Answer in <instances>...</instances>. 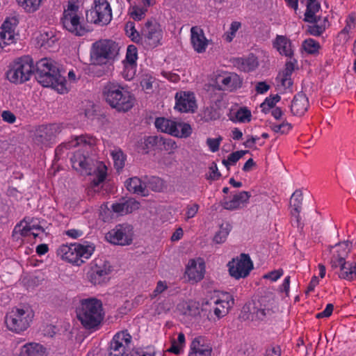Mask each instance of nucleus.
Here are the masks:
<instances>
[{
  "label": "nucleus",
  "instance_id": "nucleus-11",
  "mask_svg": "<svg viewBox=\"0 0 356 356\" xmlns=\"http://www.w3.org/2000/svg\"><path fill=\"white\" fill-rule=\"evenodd\" d=\"M155 126L162 132L179 138H187L192 133V128L189 124L178 122L164 118H157Z\"/></svg>",
  "mask_w": 356,
  "mask_h": 356
},
{
  "label": "nucleus",
  "instance_id": "nucleus-20",
  "mask_svg": "<svg viewBox=\"0 0 356 356\" xmlns=\"http://www.w3.org/2000/svg\"><path fill=\"white\" fill-rule=\"evenodd\" d=\"M191 43L196 52H205L209 44V40L206 38L204 31L200 26L191 27Z\"/></svg>",
  "mask_w": 356,
  "mask_h": 356
},
{
  "label": "nucleus",
  "instance_id": "nucleus-34",
  "mask_svg": "<svg viewBox=\"0 0 356 356\" xmlns=\"http://www.w3.org/2000/svg\"><path fill=\"white\" fill-rule=\"evenodd\" d=\"M44 353V348L42 345L36 343H30L24 345L21 350V356H42Z\"/></svg>",
  "mask_w": 356,
  "mask_h": 356
},
{
  "label": "nucleus",
  "instance_id": "nucleus-23",
  "mask_svg": "<svg viewBox=\"0 0 356 356\" xmlns=\"http://www.w3.org/2000/svg\"><path fill=\"white\" fill-rule=\"evenodd\" d=\"M31 231H40L43 232L44 229L40 225L38 219L25 218L15 226L13 232L15 233H19L22 236H28L31 235Z\"/></svg>",
  "mask_w": 356,
  "mask_h": 356
},
{
  "label": "nucleus",
  "instance_id": "nucleus-8",
  "mask_svg": "<svg viewBox=\"0 0 356 356\" xmlns=\"http://www.w3.org/2000/svg\"><path fill=\"white\" fill-rule=\"evenodd\" d=\"M117 43L111 40H102L92 44L91 59L94 64L102 65L113 59L118 54Z\"/></svg>",
  "mask_w": 356,
  "mask_h": 356
},
{
  "label": "nucleus",
  "instance_id": "nucleus-3",
  "mask_svg": "<svg viewBox=\"0 0 356 356\" xmlns=\"http://www.w3.org/2000/svg\"><path fill=\"white\" fill-rule=\"evenodd\" d=\"M102 92L108 104L118 111L127 112L134 105V96L127 88L118 83H107Z\"/></svg>",
  "mask_w": 356,
  "mask_h": 356
},
{
  "label": "nucleus",
  "instance_id": "nucleus-27",
  "mask_svg": "<svg viewBox=\"0 0 356 356\" xmlns=\"http://www.w3.org/2000/svg\"><path fill=\"white\" fill-rule=\"evenodd\" d=\"M309 101L302 92L296 94L291 102V111L294 115H302L307 110Z\"/></svg>",
  "mask_w": 356,
  "mask_h": 356
},
{
  "label": "nucleus",
  "instance_id": "nucleus-13",
  "mask_svg": "<svg viewBox=\"0 0 356 356\" xmlns=\"http://www.w3.org/2000/svg\"><path fill=\"white\" fill-rule=\"evenodd\" d=\"M132 337L127 330L116 333L110 342L108 356H128Z\"/></svg>",
  "mask_w": 356,
  "mask_h": 356
},
{
  "label": "nucleus",
  "instance_id": "nucleus-38",
  "mask_svg": "<svg viewBox=\"0 0 356 356\" xmlns=\"http://www.w3.org/2000/svg\"><path fill=\"white\" fill-rule=\"evenodd\" d=\"M248 151L240 150L234 152L228 156L227 159H223L222 164L228 169L229 165L235 164L241 158H242Z\"/></svg>",
  "mask_w": 356,
  "mask_h": 356
},
{
  "label": "nucleus",
  "instance_id": "nucleus-63",
  "mask_svg": "<svg viewBox=\"0 0 356 356\" xmlns=\"http://www.w3.org/2000/svg\"><path fill=\"white\" fill-rule=\"evenodd\" d=\"M209 172L210 173L209 178L213 180L218 179L221 176L220 172L218 171L217 165L215 163H213L209 167Z\"/></svg>",
  "mask_w": 356,
  "mask_h": 356
},
{
  "label": "nucleus",
  "instance_id": "nucleus-32",
  "mask_svg": "<svg viewBox=\"0 0 356 356\" xmlns=\"http://www.w3.org/2000/svg\"><path fill=\"white\" fill-rule=\"evenodd\" d=\"M302 193L300 190H296L291 197L290 204L293 208L291 214L296 218L298 222L300 220V213L302 209Z\"/></svg>",
  "mask_w": 356,
  "mask_h": 356
},
{
  "label": "nucleus",
  "instance_id": "nucleus-14",
  "mask_svg": "<svg viewBox=\"0 0 356 356\" xmlns=\"http://www.w3.org/2000/svg\"><path fill=\"white\" fill-rule=\"evenodd\" d=\"M162 38L161 26L155 21H147L141 30L140 42L146 48L152 49L158 46Z\"/></svg>",
  "mask_w": 356,
  "mask_h": 356
},
{
  "label": "nucleus",
  "instance_id": "nucleus-15",
  "mask_svg": "<svg viewBox=\"0 0 356 356\" xmlns=\"http://www.w3.org/2000/svg\"><path fill=\"white\" fill-rule=\"evenodd\" d=\"M227 266L229 275L237 280L246 277L253 268V263L250 256L245 253L233 259Z\"/></svg>",
  "mask_w": 356,
  "mask_h": 356
},
{
  "label": "nucleus",
  "instance_id": "nucleus-57",
  "mask_svg": "<svg viewBox=\"0 0 356 356\" xmlns=\"http://www.w3.org/2000/svg\"><path fill=\"white\" fill-rule=\"evenodd\" d=\"M148 186L154 191H160L162 188V181L159 177H152L148 181Z\"/></svg>",
  "mask_w": 356,
  "mask_h": 356
},
{
  "label": "nucleus",
  "instance_id": "nucleus-2",
  "mask_svg": "<svg viewBox=\"0 0 356 356\" xmlns=\"http://www.w3.org/2000/svg\"><path fill=\"white\" fill-rule=\"evenodd\" d=\"M96 145V138L92 136H80L75 138L67 145L69 148L81 145V148L77 150L71 158L72 168L81 174L90 175L92 171V160L89 157L88 152Z\"/></svg>",
  "mask_w": 356,
  "mask_h": 356
},
{
  "label": "nucleus",
  "instance_id": "nucleus-62",
  "mask_svg": "<svg viewBox=\"0 0 356 356\" xmlns=\"http://www.w3.org/2000/svg\"><path fill=\"white\" fill-rule=\"evenodd\" d=\"M125 208L126 205L124 201L120 203H115L112 205L113 211L120 215L129 213L128 211H126Z\"/></svg>",
  "mask_w": 356,
  "mask_h": 356
},
{
  "label": "nucleus",
  "instance_id": "nucleus-24",
  "mask_svg": "<svg viewBox=\"0 0 356 356\" xmlns=\"http://www.w3.org/2000/svg\"><path fill=\"white\" fill-rule=\"evenodd\" d=\"M204 273L205 266L202 260L196 261L192 259L189 261L186 270L189 280L195 282H200L203 279Z\"/></svg>",
  "mask_w": 356,
  "mask_h": 356
},
{
  "label": "nucleus",
  "instance_id": "nucleus-25",
  "mask_svg": "<svg viewBox=\"0 0 356 356\" xmlns=\"http://www.w3.org/2000/svg\"><path fill=\"white\" fill-rule=\"evenodd\" d=\"M58 127L50 124L40 127L35 134V141L37 143L46 144L51 141L56 136Z\"/></svg>",
  "mask_w": 356,
  "mask_h": 356
},
{
  "label": "nucleus",
  "instance_id": "nucleus-7",
  "mask_svg": "<svg viewBox=\"0 0 356 356\" xmlns=\"http://www.w3.org/2000/svg\"><path fill=\"white\" fill-rule=\"evenodd\" d=\"M351 248L352 243L349 241L337 243L334 247L335 250L333 252L330 261L332 270L338 275L339 277L348 281L353 280L356 275V273L353 271L346 273L343 270L345 266L348 261L347 259Z\"/></svg>",
  "mask_w": 356,
  "mask_h": 356
},
{
  "label": "nucleus",
  "instance_id": "nucleus-51",
  "mask_svg": "<svg viewBox=\"0 0 356 356\" xmlns=\"http://www.w3.org/2000/svg\"><path fill=\"white\" fill-rule=\"evenodd\" d=\"M291 124L287 122H283L280 124H273L271 129L273 131L280 134H286L291 129Z\"/></svg>",
  "mask_w": 356,
  "mask_h": 356
},
{
  "label": "nucleus",
  "instance_id": "nucleus-50",
  "mask_svg": "<svg viewBox=\"0 0 356 356\" xmlns=\"http://www.w3.org/2000/svg\"><path fill=\"white\" fill-rule=\"evenodd\" d=\"M130 356H155V351L152 348H137L130 352Z\"/></svg>",
  "mask_w": 356,
  "mask_h": 356
},
{
  "label": "nucleus",
  "instance_id": "nucleus-47",
  "mask_svg": "<svg viewBox=\"0 0 356 356\" xmlns=\"http://www.w3.org/2000/svg\"><path fill=\"white\" fill-rule=\"evenodd\" d=\"M280 100V97L278 95L270 96L265 99V101L261 104V107L263 111H266L267 110L273 108L276 103Z\"/></svg>",
  "mask_w": 356,
  "mask_h": 356
},
{
  "label": "nucleus",
  "instance_id": "nucleus-44",
  "mask_svg": "<svg viewBox=\"0 0 356 356\" xmlns=\"http://www.w3.org/2000/svg\"><path fill=\"white\" fill-rule=\"evenodd\" d=\"M138 58L137 48L134 45H129L127 49L124 63L136 64Z\"/></svg>",
  "mask_w": 356,
  "mask_h": 356
},
{
  "label": "nucleus",
  "instance_id": "nucleus-39",
  "mask_svg": "<svg viewBox=\"0 0 356 356\" xmlns=\"http://www.w3.org/2000/svg\"><path fill=\"white\" fill-rule=\"evenodd\" d=\"M27 12L31 13L36 10L40 3L41 0H16Z\"/></svg>",
  "mask_w": 356,
  "mask_h": 356
},
{
  "label": "nucleus",
  "instance_id": "nucleus-4",
  "mask_svg": "<svg viewBox=\"0 0 356 356\" xmlns=\"http://www.w3.org/2000/svg\"><path fill=\"white\" fill-rule=\"evenodd\" d=\"M104 316L102 302L95 298L81 300L76 308L77 318L83 326L88 329L98 326Z\"/></svg>",
  "mask_w": 356,
  "mask_h": 356
},
{
  "label": "nucleus",
  "instance_id": "nucleus-28",
  "mask_svg": "<svg viewBox=\"0 0 356 356\" xmlns=\"http://www.w3.org/2000/svg\"><path fill=\"white\" fill-rule=\"evenodd\" d=\"M296 63V60L286 62L284 70L277 77V80L281 83L284 89L290 88L293 84L291 76L295 70Z\"/></svg>",
  "mask_w": 356,
  "mask_h": 356
},
{
  "label": "nucleus",
  "instance_id": "nucleus-16",
  "mask_svg": "<svg viewBox=\"0 0 356 356\" xmlns=\"http://www.w3.org/2000/svg\"><path fill=\"white\" fill-rule=\"evenodd\" d=\"M132 231L131 225L119 224L106 234V238L114 245H127L132 242Z\"/></svg>",
  "mask_w": 356,
  "mask_h": 356
},
{
  "label": "nucleus",
  "instance_id": "nucleus-61",
  "mask_svg": "<svg viewBox=\"0 0 356 356\" xmlns=\"http://www.w3.org/2000/svg\"><path fill=\"white\" fill-rule=\"evenodd\" d=\"M124 202L126 205L125 210L128 211L129 213L139 208V202L134 199H129L125 200Z\"/></svg>",
  "mask_w": 356,
  "mask_h": 356
},
{
  "label": "nucleus",
  "instance_id": "nucleus-54",
  "mask_svg": "<svg viewBox=\"0 0 356 356\" xmlns=\"http://www.w3.org/2000/svg\"><path fill=\"white\" fill-rule=\"evenodd\" d=\"M162 141V137L157 136H148L145 140V145L147 147H154L161 145V142Z\"/></svg>",
  "mask_w": 356,
  "mask_h": 356
},
{
  "label": "nucleus",
  "instance_id": "nucleus-35",
  "mask_svg": "<svg viewBox=\"0 0 356 356\" xmlns=\"http://www.w3.org/2000/svg\"><path fill=\"white\" fill-rule=\"evenodd\" d=\"M182 314L189 316H196L200 314L199 304L195 301H188L179 305Z\"/></svg>",
  "mask_w": 356,
  "mask_h": 356
},
{
  "label": "nucleus",
  "instance_id": "nucleus-9",
  "mask_svg": "<svg viewBox=\"0 0 356 356\" xmlns=\"http://www.w3.org/2000/svg\"><path fill=\"white\" fill-rule=\"evenodd\" d=\"M33 60L29 56L18 58L6 73L7 79L14 83H22L29 80L33 74Z\"/></svg>",
  "mask_w": 356,
  "mask_h": 356
},
{
  "label": "nucleus",
  "instance_id": "nucleus-42",
  "mask_svg": "<svg viewBox=\"0 0 356 356\" xmlns=\"http://www.w3.org/2000/svg\"><path fill=\"white\" fill-rule=\"evenodd\" d=\"M136 72V64L124 63V69L122 72L123 78L130 81L134 79Z\"/></svg>",
  "mask_w": 356,
  "mask_h": 356
},
{
  "label": "nucleus",
  "instance_id": "nucleus-29",
  "mask_svg": "<svg viewBox=\"0 0 356 356\" xmlns=\"http://www.w3.org/2000/svg\"><path fill=\"white\" fill-rule=\"evenodd\" d=\"M273 46L282 55L287 57H291L293 55L291 42L285 36L277 35L273 42Z\"/></svg>",
  "mask_w": 356,
  "mask_h": 356
},
{
  "label": "nucleus",
  "instance_id": "nucleus-56",
  "mask_svg": "<svg viewBox=\"0 0 356 356\" xmlns=\"http://www.w3.org/2000/svg\"><path fill=\"white\" fill-rule=\"evenodd\" d=\"M146 10L143 8L133 7L130 13L131 17L135 20H140L144 17Z\"/></svg>",
  "mask_w": 356,
  "mask_h": 356
},
{
  "label": "nucleus",
  "instance_id": "nucleus-26",
  "mask_svg": "<svg viewBox=\"0 0 356 356\" xmlns=\"http://www.w3.org/2000/svg\"><path fill=\"white\" fill-rule=\"evenodd\" d=\"M233 64L239 70L249 72L254 70L259 66V61L256 56L250 54L245 58H234Z\"/></svg>",
  "mask_w": 356,
  "mask_h": 356
},
{
  "label": "nucleus",
  "instance_id": "nucleus-55",
  "mask_svg": "<svg viewBox=\"0 0 356 356\" xmlns=\"http://www.w3.org/2000/svg\"><path fill=\"white\" fill-rule=\"evenodd\" d=\"M199 205L197 204L193 203L188 204L186 207V220H188V219L193 218L197 213Z\"/></svg>",
  "mask_w": 356,
  "mask_h": 356
},
{
  "label": "nucleus",
  "instance_id": "nucleus-40",
  "mask_svg": "<svg viewBox=\"0 0 356 356\" xmlns=\"http://www.w3.org/2000/svg\"><path fill=\"white\" fill-rule=\"evenodd\" d=\"M15 42V33L0 31V47L3 48L6 45H8Z\"/></svg>",
  "mask_w": 356,
  "mask_h": 356
},
{
  "label": "nucleus",
  "instance_id": "nucleus-36",
  "mask_svg": "<svg viewBox=\"0 0 356 356\" xmlns=\"http://www.w3.org/2000/svg\"><path fill=\"white\" fill-rule=\"evenodd\" d=\"M117 170H122L124 166L125 156L120 149H115L111 153Z\"/></svg>",
  "mask_w": 356,
  "mask_h": 356
},
{
  "label": "nucleus",
  "instance_id": "nucleus-59",
  "mask_svg": "<svg viewBox=\"0 0 356 356\" xmlns=\"http://www.w3.org/2000/svg\"><path fill=\"white\" fill-rule=\"evenodd\" d=\"M270 314V309H263V308L257 309V311L254 312L252 314V319L254 318L256 320L262 321L265 318V317L267 315H269Z\"/></svg>",
  "mask_w": 356,
  "mask_h": 356
},
{
  "label": "nucleus",
  "instance_id": "nucleus-30",
  "mask_svg": "<svg viewBox=\"0 0 356 356\" xmlns=\"http://www.w3.org/2000/svg\"><path fill=\"white\" fill-rule=\"evenodd\" d=\"M125 186L127 190L131 193L141 195L143 196H145L147 195L146 184L136 177L130 178L127 180L125 182Z\"/></svg>",
  "mask_w": 356,
  "mask_h": 356
},
{
  "label": "nucleus",
  "instance_id": "nucleus-33",
  "mask_svg": "<svg viewBox=\"0 0 356 356\" xmlns=\"http://www.w3.org/2000/svg\"><path fill=\"white\" fill-rule=\"evenodd\" d=\"M321 8L320 4L314 1H307V10L305 13V21L309 23L318 22L320 17H316L315 14L318 12Z\"/></svg>",
  "mask_w": 356,
  "mask_h": 356
},
{
  "label": "nucleus",
  "instance_id": "nucleus-45",
  "mask_svg": "<svg viewBox=\"0 0 356 356\" xmlns=\"http://www.w3.org/2000/svg\"><path fill=\"white\" fill-rule=\"evenodd\" d=\"M327 22V19L324 18L323 24H318L317 23H314V24L312 26H309L308 31L311 35L315 36L321 35L325 30V24Z\"/></svg>",
  "mask_w": 356,
  "mask_h": 356
},
{
  "label": "nucleus",
  "instance_id": "nucleus-18",
  "mask_svg": "<svg viewBox=\"0 0 356 356\" xmlns=\"http://www.w3.org/2000/svg\"><path fill=\"white\" fill-rule=\"evenodd\" d=\"M216 83L219 90L232 91L241 87V80L235 73H223L217 76Z\"/></svg>",
  "mask_w": 356,
  "mask_h": 356
},
{
  "label": "nucleus",
  "instance_id": "nucleus-1",
  "mask_svg": "<svg viewBox=\"0 0 356 356\" xmlns=\"http://www.w3.org/2000/svg\"><path fill=\"white\" fill-rule=\"evenodd\" d=\"M35 67V79L42 86L51 87L60 94L67 92L66 80L53 60L42 58L37 62Z\"/></svg>",
  "mask_w": 356,
  "mask_h": 356
},
{
  "label": "nucleus",
  "instance_id": "nucleus-19",
  "mask_svg": "<svg viewBox=\"0 0 356 356\" xmlns=\"http://www.w3.org/2000/svg\"><path fill=\"white\" fill-rule=\"evenodd\" d=\"M175 108L181 112H193L197 107L195 95L191 92H181L175 96Z\"/></svg>",
  "mask_w": 356,
  "mask_h": 356
},
{
  "label": "nucleus",
  "instance_id": "nucleus-22",
  "mask_svg": "<svg viewBox=\"0 0 356 356\" xmlns=\"http://www.w3.org/2000/svg\"><path fill=\"white\" fill-rule=\"evenodd\" d=\"M250 197L249 192L241 191L234 195L231 200H224L222 206L227 210L238 209L246 206Z\"/></svg>",
  "mask_w": 356,
  "mask_h": 356
},
{
  "label": "nucleus",
  "instance_id": "nucleus-12",
  "mask_svg": "<svg viewBox=\"0 0 356 356\" xmlns=\"http://www.w3.org/2000/svg\"><path fill=\"white\" fill-rule=\"evenodd\" d=\"M94 8L86 13V20L88 22L105 25L112 18L111 8L106 0H95Z\"/></svg>",
  "mask_w": 356,
  "mask_h": 356
},
{
  "label": "nucleus",
  "instance_id": "nucleus-43",
  "mask_svg": "<svg viewBox=\"0 0 356 356\" xmlns=\"http://www.w3.org/2000/svg\"><path fill=\"white\" fill-rule=\"evenodd\" d=\"M124 30L126 31L127 35L131 38L132 40L136 42H139L140 36L138 32L136 30L134 26V23L132 22H129L126 24Z\"/></svg>",
  "mask_w": 356,
  "mask_h": 356
},
{
  "label": "nucleus",
  "instance_id": "nucleus-49",
  "mask_svg": "<svg viewBox=\"0 0 356 356\" xmlns=\"http://www.w3.org/2000/svg\"><path fill=\"white\" fill-rule=\"evenodd\" d=\"M236 119L240 122H249L251 119V113L247 108H240L236 113Z\"/></svg>",
  "mask_w": 356,
  "mask_h": 356
},
{
  "label": "nucleus",
  "instance_id": "nucleus-31",
  "mask_svg": "<svg viewBox=\"0 0 356 356\" xmlns=\"http://www.w3.org/2000/svg\"><path fill=\"white\" fill-rule=\"evenodd\" d=\"M227 298H228V296H227ZM213 304H214V305L213 306V313L218 318H220L227 314L229 309L234 304V299L233 298H230V300L216 299L213 301Z\"/></svg>",
  "mask_w": 356,
  "mask_h": 356
},
{
  "label": "nucleus",
  "instance_id": "nucleus-17",
  "mask_svg": "<svg viewBox=\"0 0 356 356\" xmlns=\"http://www.w3.org/2000/svg\"><path fill=\"white\" fill-rule=\"evenodd\" d=\"M111 272V266L108 261L95 260L94 266L88 273L89 280L95 285L104 283Z\"/></svg>",
  "mask_w": 356,
  "mask_h": 356
},
{
  "label": "nucleus",
  "instance_id": "nucleus-37",
  "mask_svg": "<svg viewBox=\"0 0 356 356\" xmlns=\"http://www.w3.org/2000/svg\"><path fill=\"white\" fill-rule=\"evenodd\" d=\"M231 231V226L228 223L225 225H222L220 227V229L213 237V241L216 243H224Z\"/></svg>",
  "mask_w": 356,
  "mask_h": 356
},
{
  "label": "nucleus",
  "instance_id": "nucleus-52",
  "mask_svg": "<svg viewBox=\"0 0 356 356\" xmlns=\"http://www.w3.org/2000/svg\"><path fill=\"white\" fill-rule=\"evenodd\" d=\"M222 140V137L218 136L216 138H209L207 139V145L212 152H216L219 149L220 145Z\"/></svg>",
  "mask_w": 356,
  "mask_h": 356
},
{
  "label": "nucleus",
  "instance_id": "nucleus-41",
  "mask_svg": "<svg viewBox=\"0 0 356 356\" xmlns=\"http://www.w3.org/2000/svg\"><path fill=\"white\" fill-rule=\"evenodd\" d=\"M302 46L305 51L310 54H316L320 48L319 43L313 39L305 40Z\"/></svg>",
  "mask_w": 356,
  "mask_h": 356
},
{
  "label": "nucleus",
  "instance_id": "nucleus-5",
  "mask_svg": "<svg viewBox=\"0 0 356 356\" xmlns=\"http://www.w3.org/2000/svg\"><path fill=\"white\" fill-rule=\"evenodd\" d=\"M95 250L92 243L63 244L56 250L57 255L63 261L80 266L90 258Z\"/></svg>",
  "mask_w": 356,
  "mask_h": 356
},
{
  "label": "nucleus",
  "instance_id": "nucleus-60",
  "mask_svg": "<svg viewBox=\"0 0 356 356\" xmlns=\"http://www.w3.org/2000/svg\"><path fill=\"white\" fill-rule=\"evenodd\" d=\"M41 40H42V45H45L47 44L49 46L51 43H54L56 41V38L52 32H45L41 34Z\"/></svg>",
  "mask_w": 356,
  "mask_h": 356
},
{
  "label": "nucleus",
  "instance_id": "nucleus-46",
  "mask_svg": "<svg viewBox=\"0 0 356 356\" xmlns=\"http://www.w3.org/2000/svg\"><path fill=\"white\" fill-rule=\"evenodd\" d=\"M18 23L16 17L7 18L1 25V30L15 33V29Z\"/></svg>",
  "mask_w": 356,
  "mask_h": 356
},
{
  "label": "nucleus",
  "instance_id": "nucleus-21",
  "mask_svg": "<svg viewBox=\"0 0 356 356\" xmlns=\"http://www.w3.org/2000/svg\"><path fill=\"white\" fill-rule=\"evenodd\" d=\"M212 347L203 337L194 338L191 343L188 356H211Z\"/></svg>",
  "mask_w": 356,
  "mask_h": 356
},
{
  "label": "nucleus",
  "instance_id": "nucleus-53",
  "mask_svg": "<svg viewBox=\"0 0 356 356\" xmlns=\"http://www.w3.org/2000/svg\"><path fill=\"white\" fill-rule=\"evenodd\" d=\"M161 145H163L164 149L166 151L169 152V153H172L174 150L176 149L177 147L175 140L169 138H166L162 137Z\"/></svg>",
  "mask_w": 356,
  "mask_h": 356
},
{
  "label": "nucleus",
  "instance_id": "nucleus-10",
  "mask_svg": "<svg viewBox=\"0 0 356 356\" xmlns=\"http://www.w3.org/2000/svg\"><path fill=\"white\" fill-rule=\"evenodd\" d=\"M78 6L69 3L67 8L64 10L61 22L63 27L69 32L77 36L85 35L88 30L80 22L77 14Z\"/></svg>",
  "mask_w": 356,
  "mask_h": 356
},
{
  "label": "nucleus",
  "instance_id": "nucleus-64",
  "mask_svg": "<svg viewBox=\"0 0 356 356\" xmlns=\"http://www.w3.org/2000/svg\"><path fill=\"white\" fill-rule=\"evenodd\" d=\"M1 117L3 121L13 124L16 120L15 115L10 111H4L2 112Z\"/></svg>",
  "mask_w": 356,
  "mask_h": 356
},
{
  "label": "nucleus",
  "instance_id": "nucleus-48",
  "mask_svg": "<svg viewBox=\"0 0 356 356\" xmlns=\"http://www.w3.org/2000/svg\"><path fill=\"white\" fill-rule=\"evenodd\" d=\"M104 168L105 166H103V168L101 169L99 167H98L97 173L95 177L91 181V185L92 187L98 186L102 182L104 181L106 176V172Z\"/></svg>",
  "mask_w": 356,
  "mask_h": 356
},
{
  "label": "nucleus",
  "instance_id": "nucleus-58",
  "mask_svg": "<svg viewBox=\"0 0 356 356\" xmlns=\"http://www.w3.org/2000/svg\"><path fill=\"white\" fill-rule=\"evenodd\" d=\"M284 271L282 268L275 270L269 272L268 273L264 275V278L269 279L271 281H277L281 276H282Z\"/></svg>",
  "mask_w": 356,
  "mask_h": 356
},
{
  "label": "nucleus",
  "instance_id": "nucleus-6",
  "mask_svg": "<svg viewBox=\"0 0 356 356\" xmlns=\"http://www.w3.org/2000/svg\"><path fill=\"white\" fill-rule=\"evenodd\" d=\"M33 317L34 312L28 306L22 308L13 307L6 313L5 323L10 331L20 334L30 327Z\"/></svg>",
  "mask_w": 356,
  "mask_h": 356
}]
</instances>
